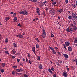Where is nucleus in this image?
Wrapping results in <instances>:
<instances>
[{"label": "nucleus", "mask_w": 77, "mask_h": 77, "mask_svg": "<svg viewBox=\"0 0 77 77\" xmlns=\"http://www.w3.org/2000/svg\"><path fill=\"white\" fill-rule=\"evenodd\" d=\"M52 12V13H53V14L54 15V14H56V11H55V10H53Z\"/></svg>", "instance_id": "obj_20"}, {"label": "nucleus", "mask_w": 77, "mask_h": 77, "mask_svg": "<svg viewBox=\"0 0 77 77\" xmlns=\"http://www.w3.org/2000/svg\"><path fill=\"white\" fill-rule=\"evenodd\" d=\"M12 54H15L16 53V51L14 50H13L11 52Z\"/></svg>", "instance_id": "obj_6"}, {"label": "nucleus", "mask_w": 77, "mask_h": 77, "mask_svg": "<svg viewBox=\"0 0 77 77\" xmlns=\"http://www.w3.org/2000/svg\"><path fill=\"white\" fill-rule=\"evenodd\" d=\"M68 50L69 51H71L72 50V48L71 46L68 47Z\"/></svg>", "instance_id": "obj_10"}, {"label": "nucleus", "mask_w": 77, "mask_h": 77, "mask_svg": "<svg viewBox=\"0 0 77 77\" xmlns=\"http://www.w3.org/2000/svg\"><path fill=\"white\" fill-rule=\"evenodd\" d=\"M63 46H64V48H65V50H67V48H66V46H65V45H64Z\"/></svg>", "instance_id": "obj_41"}, {"label": "nucleus", "mask_w": 77, "mask_h": 77, "mask_svg": "<svg viewBox=\"0 0 77 77\" xmlns=\"http://www.w3.org/2000/svg\"><path fill=\"white\" fill-rule=\"evenodd\" d=\"M65 45L66 46H69V45H70V43L69 42H68V41L66 42H65Z\"/></svg>", "instance_id": "obj_3"}, {"label": "nucleus", "mask_w": 77, "mask_h": 77, "mask_svg": "<svg viewBox=\"0 0 77 77\" xmlns=\"http://www.w3.org/2000/svg\"><path fill=\"white\" fill-rule=\"evenodd\" d=\"M43 15H44V16H45V15H46V14H45V12H43Z\"/></svg>", "instance_id": "obj_64"}, {"label": "nucleus", "mask_w": 77, "mask_h": 77, "mask_svg": "<svg viewBox=\"0 0 77 77\" xmlns=\"http://www.w3.org/2000/svg\"><path fill=\"white\" fill-rule=\"evenodd\" d=\"M37 13L38 14V15H41V13H40L39 12H37Z\"/></svg>", "instance_id": "obj_55"}, {"label": "nucleus", "mask_w": 77, "mask_h": 77, "mask_svg": "<svg viewBox=\"0 0 77 77\" xmlns=\"http://www.w3.org/2000/svg\"><path fill=\"white\" fill-rule=\"evenodd\" d=\"M73 28H70L69 29V32L70 33H71V34H72V31H73Z\"/></svg>", "instance_id": "obj_4"}, {"label": "nucleus", "mask_w": 77, "mask_h": 77, "mask_svg": "<svg viewBox=\"0 0 77 77\" xmlns=\"http://www.w3.org/2000/svg\"><path fill=\"white\" fill-rule=\"evenodd\" d=\"M48 71L49 72H50V73L51 74H53V73H52V71H51V69H48Z\"/></svg>", "instance_id": "obj_21"}, {"label": "nucleus", "mask_w": 77, "mask_h": 77, "mask_svg": "<svg viewBox=\"0 0 77 77\" xmlns=\"http://www.w3.org/2000/svg\"><path fill=\"white\" fill-rule=\"evenodd\" d=\"M16 57V56H12V58H13V59H15Z\"/></svg>", "instance_id": "obj_39"}, {"label": "nucleus", "mask_w": 77, "mask_h": 77, "mask_svg": "<svg viewBox=\"0 0 77 77\" xmlns=\"http://www.w3.org/2000/svg\"><path fill=\"white\" fill-rule=\"evenodd\" d=\"M56 64L58 66H60V65L59 64V63H58V62H56Z\"/></svg>", "instance_id": "obj_48"}, {"label": "nucleus", "mask_w": 77, "mask_h": 77, "mask_svg": "<svg viewBox=\"0 0 77 77\" xmlns=\"http://www.w3.org/2000/svg\"><path fill=\"white\" fill-rule=\"evenodd\" d=\"M24 77H28V76H27V75L26 74H24Z\"/></svg>", "instance_id": "obj_49"}, {"label": "nucleus", "mask_w": 77, "mask_h": 77, "mask_svg": "<svg viewBox=\"0 0 77 77\" xmlns=\"http://www.w3.org/2000/svg\"><path fill=\"white\" fill-rule=\"evenodd\" d=\"M73 7L75 8H77V6L75 5L73 6Z\"/></svg>", "instance_id": "obj_60"}, {"label": "nucleus", "mask_w": 77, "mask_h": 77, "mask_svg": "<svg viewBox=\"0 0 77 77\" xmlns=\"http://www.w3.org/2000/svg\"><path fill=\"white\" fill-rule=\"evenodd\" d=\"M65 3H66L67 4L68 3V0H65Z\"/></svg>", "instance_id": "obj_37"}, {"label": "nucleus", "mask_w": 77, "mask_h": 77, "mask_svg": "<svg viewBox=\"0 0 77 77\" xmlns=\"http://www.w3.org/2000/svg\"><path fill=\"white\" fill-rule=\"evenodd\" d=\"M0 71L1 72H2V73H3V72H5V70H4V69H0Z\"/></svg>", "instance_id": "obj_18"}, {"label": "nucleus", "mask_w": 77, "mask_h": 77, "mask_svg": "<svg viewBox=\"0 0 77 77\" xmlns=\"http://www.w3.org/2000/svg\"><path fill=\"white\" fill-rule=\"evenodd\" d=\"M73 18H75V19H77V15L74 16L73 17Z\"/></svg>", "instance_id": "obj_43"}, {"label": "nucleus", "mask_w": 77, "mask_h": 77, "mask_svg": "<svg viewBox=\"0 0 77 77\" xmlns=\"http://www.w3.org/2000/svg\"><path fill=\"white\" fill-rule=\"evenodd\" d=\"M51 35L52 38H53V37H54V35H53V34L51 33Z\"/></svg>", "instance_id": "obj_51"}, {"label": "nucleus", "mask_w": 77, "mask_h": 77, "mask_svg": "<svg viewBox=\"0 0 77 77\" xmlns=\"http://www.w3.org/2000/svg\"><path fill=\"white\" fill-rule=\"evenodd\" d=\"M17 26H19L20 27H21V25L20 24V23H19L18 25Z\"/></svg>", "instance_id": "obj_33"}, {"label": "nucleus", "mask_w": 77, "mask_h": 77, "mask_svg": "<svg viewBox=\"0 0 77 77\" xmlns=\"http://www.w3.org/2000/svg\"><path fill=\"white\" fill-rule=\"evenodd\" d=\"M36 12H39L40 11V10H39V8L38 7H37L36 8Z\"/></svg>", "instance_id": "obj_14"}, {"label": "nucleus", "mask_w": 77, "mask_h": 77, "mask_svg": "<svg viewBox=\"0 0 77 77\" xmlns=\"http://www.w3.org/2000/svg\"><path fill=\"white\" fill-rule=\"evenodd\" d=\"M51 71H54V68L53 67H51Z\"/></svg>", "instance_id": "obj_31"}, {"label": "nucleus", "mask_w": 77, "mask_h": 77, "mask_svg": "<svg viewBox=\"0 0 77 77\" xmlns=\"http://www.w3.org/2000/svg\"><path fill=\"white\" fill-rule=\"evenodd\" d=\"M38 68L39 69H42V64H40L39 65Z\"/></svg>", "instance_id": "obj_13"}, {"label": "nucleus", "mask_w": 77, "mask_h": 77, "mask_svg": "<svg viewBox=\"0 0 77 77\" xmlns=\"http://www.w3.org/2000/svg\"><path fill=\"white\" fill-rule=\"evenodd\" d=\"M52 52L54 54H56V51L55 50H54L52 51Z\"/></svg>", "instance_id": "obj_17"}, {"label": "nucleus", "mask_w": 77, "mask_h": 77, "mask_svg": "<svg viewBox=\"0 0 77 77\" xmlns=\"http://www.w3.org/2000/svg\"><path fill=\"white\" fill-rule=\"evenodd\" d=\"M10 14L11 15H13V14H14V12H11L10 13Z\"/></svg>", "instance_id": "obj_59"}, {"label": "nucleus", "mask_w": 77, "mask_h": 77, "mask_svg": "<svg viewBox=\"0 0 77 77\" xmlns=\"http://www.w3.org/2000/svg\"><path fill=\"white\" fill-rule=\"evenodd\" d=\"M19 70L20 71H23V68L21 67H20V68Z\"/></svg>", "instance_id": "obj_38"}, {"label": "nucleus", "mask_w": 77, "mask_h": 77, "mask_svg": "<svg viewBox=\"0 0 77 77\" xmlns=\"http://www.w3.org/2000/svg\"><path fill=\"white\" fill-rule=\"evenodd\" d=\"M16 71L17 72H21V71L18 69H16Z\"/></svg>", "instance_id": "obj_25"}, {"label": "nucleus", "mask_w": 77, "mask_h": 77, "mask_svg": "<svg viewBox=\"0 0 77 77\" xmlns=\"http://www.w3.org/2000/svg\"><path fill=\"white\" fill-rule=\"evenodd\" d=\"M12 74L13 75H15V72H14V71H12Z\"/></svg>", "instance_id": "obj_26"}, {"label": "nucleus", "mask_w": 77, "mask_h": 77, "mask_svg": "<svg viewBox=\"0 0 77 77\" xmlns=\"http://www.w3.org/2000/svg\"><path fill=\"white\" fill-rule=\"evenodd\" d=\"M39 5L40 8H41V7L43 6H44V5L42 2H40V4H39Z\"/></svg>", "instance_id": "obj_12"}, {"label": "nucleus", "mask_w": 77, "mask_h": 77, "mask_svg": "<svg viewBox=\"0 0 77 77\" xmlns=\"http://www.w3.org/2000/svg\"><path fill=\"white\" fill-rule=\"evenodd\" d=\"M32 50L33 51H35V48L33 47L32 48Z\"/></svg>", "instance_id": "obj_27"}, {"label": "nucleus", "mask_w": 77, "mask_h": 77, "mask_svg": "<svg viewBox=\"0 0 77 77\" xmlns=\"http://www.w3.org/2000/svg\"><path fill=\"white\" fill-rule=\"evenodd\" d=\"M74 42V43H76L77 44V38H76L75 39Z\"/></svg>", "instance_id": "obj_28"}, {"label": "nucleus", "mask_w": 77, "mask_h": 77, "mask_svg": "<svg viewBox=\"0 0 77 77\" xmlns=\"http://www.w3.org/2000/svg\"><path fill=\"white\" fill-rule=\"evenodd\" d=\"M55 50H58V48L57 47H55Z\"/></svg>", "instance_id": "obj_57"}, {"label": "nucleus", "mask_w": 77, "mask_h": 77, "mask_svg": "<svg viewBox=\"0 0 77 77\" xmlns=\"http://www.w3.org/2000/svg\"><path fill=\"white\" fill-rule=\"evenodd\" d=\"M36 48H38L39 47V44H37L36 45Z\"/></svg>", "instance_id": "obj_24"}, {"label": "nucleus", "mask_w": 77, "mask_h": 77, "mask_svg": "<svg viewBox=\"0 0 77 77\" xmlns=\"http://www.w3.org/2000/svg\"><path fill=\"white\" fill-rule=\"evenodd\" d=\"M72 15L73 17H75V16L76 15L74 13H72Z\"/></svg>", "instance_id": "obj_23"}, {"label": "nucleus", "mask_w": 77, "mask_h": 77, "mask_svg": "<svg viewBox=\"0 0 77 77\" xmlns=\"http://www.w3.org/2000/svg\"><path fill=\"white\" fill-rule=\"evenodd\" d=\"M13 68L15 69V68H17V66H13Z\"/></svg>", "instance_id": "obj_40"}, {"label": "nucleus", "mask_w": 77, "mask_h": 77, "mask_svg": "<svg viewBox=\"0 0 77 77\" xmlns=\"http://www.w3.org/2000/svg\"><path fill=\"white\" fill-rule=\"evenodd\" d=\"M67 32H69V28L68 27L66 29Z\"/></svg>", "instance_id": "obj_34"}, {"label": "nucleus", "mask_w": 77, "mask_h": 77, "mask_svg": "<svg viewBox=\"0 0 77 77\" xmlns=\"http://www.w3.org/2000/svg\"><path fill=\"white\" fill-rule=\"evenodd\" d=\"M20 59H17V62H20Z\"/></svg>", "instance_id": "obj_58"}, {"label": "nucleus", "mask_w": 77, "mask_h": 77, "mask_svg": "<svg viewBox=\"0 0 77 77\" xmlns=\"http://www.w3.org/2000/svg\"><path fill=\"white\" fill-rule=\"evenodd\" d=\"M22 74V73H18V75H21Z\"/></svg>", "instance_id": "obj_63"}, {"label": "nucleus", "mask_w": 77, "mask_h": 77, "mask_svg": "<svg viewBox=\"0 0 77 77\" xmlns=\"http://www.w3.org/2000/svg\"><path fill=\"white\" fill-rule=\"evenodd\" d=\"M26 62H29V60L27 59V58H26Z\"/></svg>", "instance_id": "obj_53"}, {"label": "nucleus", "mask_w": 77, "mask_h": 77, "mask_svg": "<svg viewBox=\"0 0 77 77\" xmlns=\"http://www.w3.org/2000/svg\"><path fill=\"white\" fill-rule=\"evenodd\" d=\"M63 55L64 56V57L65 58V59H68V55L66 54H63Z\"/></svg>", "instance_id": "obj_11"}, {"label": "nucleus", "mask_w": 77, "mask_h": 77, "mask_svg": "<svg viewBox=\"0 0 77 77\" xmlns=\"http://www.w3.org/2000/svg\"><path fill=\"white\" fill-rule=\"evenodd\" d=\"M27 54H28V57H30V56H31V55H30V54L29 53H27Z\"/></svg>", "instance_id": "obj_44"}, {"label": "nucleus", "mask_w": 77, "mask_h": 77, "mask_svg": "<svg viewBox=\"0 0 77 77\" xmlns=\"http://www.w3.org/2000/svg\"><path fill=\"white\" fill-rule=\"evenodd\" d=\"M37 60H40V57L39 56H38V59H37Z\"/></svg>", "instance_id": "obj_42"}, {"label": "nucleus", "mask_w": 77, "mask_h": 77, "mask_svg": "<svg viewBox=\"0 0 77 77\" xmlns=\"http://www.w3.org/2000/svg\"><path fill=\"white\" fill-rule=\"evenodd\" d=\"M56 2H54L52 3V5H56Z\"/></svg>", "instance_id": "obj_50"}, {"label": "nucleus", "mask_w": 77, "mask_h": 77, "mask_svg": "<svg viewBox=\"0 0 77 77\" xmlns=\"http://www.w3.org/2000/svg\"><path fill=\"white\" fill-rule=\"evenodd\" d=\"M9 17H6L5 18V20L6 21H8L9 20Z\"/></svg>", "instance_id": "obj_30"}, {"label": "nucleus", "mask_w": 77, "mask_h": 77, "mask_svg": "<svg viewBox=\"0 0 77 77\" xmlns=\"http://www.w3.org/2000/svg\"><path fill=\"white\" fill-rule=\"evenodd\" d=\"M29 63L30 64H31L32 63V62L30 60H29Z\"/></svg>", "instance_id": "obj_52"}, {"label": "nucleus", "mask_w": 77, "mask_h": 77, "mask_svg": "<svg viewBox=\"0 0 77 77\" xmlns=\"http://www.w3.org/2000/svg\"><path fill=\"white\" fill-rule=\"evenodd\" d=\"M47 3V1H45V2H43V4H44V5H45V3Z\"/></svg>", "instance_id": "obj_47"}, {"label": "nucleus", "mask_w": 77, "mask_h": 77, "mask_svg": "<svg viewBox=\"0 0 77 77\" xmlns=\"http://www.w3.org/2000/svg\"><path fill=\"white\" fill-rule=\"evenodd\" d=\"M19 14H22L24 15H27L29 14L27 11L25 10L19 12Z\"/></svg>", "instance_id": "obj_1"}, {"label": "nucleus", "mask_w": 77, "mask_h": 77, "mask_svg": "<svg viewBox=\"0 0 77 77\" xmlns=\"http://www.w3.org/2000/svg\"><path fill=\"white\" fill-rule=\"evenodd\" d=\"M35 40L38 42H39V39L38 38H36L35 39Z\"/></svg>", "instance_id": "obj_45"}, {"label": "nucleus", "mask_w": 77, "mask_h": 77, "mask_svg": "<svg viewBox=\"0 0 77 77\" xmlns=\"http://www.w3.org/2000/svg\"><path fill=\"white\" fill-rule=\"evenodd\" d=\"M38 1V0H33L32 2H34V3H36Z\"/></svg>", "instance_id": "obj_35"}, {"label": "nucleus", "mask_w": 77, "mask_h": 77, "mask_svg": "<svg viewBox=\"0 0 77 77\" xmlns=\"http://www.w3.org/2000/svg\"><path fill=\"white\" fill-rule=\"evenodd\" d=\"M13 46H14V47H17V44H15V43H14L13 44Z\"/></svg>", "instance_id": "obj_19"}, {"label": "nucleus", "mask_w": 77, "mask_h": 77, "mask_svg": "<svg viewBox=\"0 0 77 77\" xmlns=\"http://www.w3.org/2000/svg\"><path fill=\"white\" fill-rule=\"evenodd\" d=\"M13 20L14 21V22H17V23H18V20H17V18L16 17H14Z\"/></svg>", "instance_id": "obj_7"}, {"label": "nucleus", "mask_w": 77, "mask_h": 77, "mask_svg": "<svg viewBox=\"0 0 77 77\" xmlns=\"http://www.w3.org/2000/svg\"><path fill=\"white\" fill-rule=\"evenodd\" d=\"M75 62H76V65L77 66V59H75Z\"/></svg>", "instance_id": "obj_61"}, {"label": "nucleus", "mask_w": 77, "mask_h": 77, "mask_svg": "<svg viewBox=\"0 0 77 77\" xmlns=\"http://www.w3.org/2000/svg\"><path fill=\"white\" fill-rule=\"evenodd\" d=\"M70 26H71V27H74V25L72 24H71L70 25Z\"/></svg>", "instance_id": "obj_46"}, {"label": "nucleus", "mask_w": 77, "mask_h": 77, "mask_svg": "<svg viewBox=\"0 0 77 77\" xmlns=\"http://www.w3.org/2000/svg\"><path fill=\"white\" fill-rule=\"evenodd\" d=\"M53 77H56V74L53 75Z\"/></svg>", "instance_id": "obj_56"}, {"label": "nucleus", "mask_w": 77, "mask_h": 77, "mask_svg": "<svg viewBox=\"0 0 77 77\" xmlns=\"http://www.w3.org/2000/svg\"><path fill=\"white\" fill-rule=\"evenodd\" d=\"M16 14H17L16 13H14L13 15V17H16Z\"/></svg>", "instance_id": "obj_29"}, {"label": "nucleus", "mask_w": 77, "mask_h": 77, "mask_svg": "<svg viewBox=\"0 0 77 77\" xmlns=\"http://www.w3.org/2000/svg\"><path fill=\"white\" fill-rule=\"evenodd\" d=\"M73 29L75 30V31H76V30H77V27H76V26H75L73 27Z\"/></svg>", "instance_id": "obj_16"}, {"label": "nucleus", "mask_w": 77, "mask_h": 77, "mask_svg": "<svg viewBox=\"0 0 77 77\" xmlns=\"http://www.w3.org/2000/svg\"><path fill=\"white\" fill-rule=\"evenodd\" d=\"M42 30L43 34H42L41 36L42 38H45V36H46V32L44 29H43Z\"/></svg>", "instance_id": "obj_2"}, {"label": "nucleus", "mask_w": 77, "mask_h": 77, "mask_svg": "<svg viewBox=\"0 0 77 77\" xmlns=\"http://www.w3.org/2000/svg\"><path fill=\"white\" fill-rule=\"evenodd\" d=\"M68 19H69V20H71V19H72V16H70L68 17Z\"/></svg>", "instance_id": "obj_22"}, {"label": "nucleus", "mask_w": 77, "mask_h": 77, "mask_svg": "<svg viewBox=\"0 0 77 77\" xmlns=\"http://www.w3.org/2000/svg\"><path fill=\"white\" fill-rule=\"evenodd\" d=\"M63 8L57 10V12H59V13H62V12H63Z\"/></svg>", "instance_id": "obj_5"}, {"label": "nucleus", "mask_w": 77, "mask_h": 77, "mask_svg": "<svg viewBox=\"0 0 77 77\" xmlns=\"http://www.w3.org/2000/svg\"><path fill=\"white\" fill-rule=\"evenodd\" d=\"M76 19L73 18V19H72V21H74V22H75V20H76Z\"/></svg>", "instance_id": "obj_36"}, {"label": "nucleus", "mask_w": 77, "mask_h": 77, "mask_svg": "<svg viewBox=\"0 0 77 77\" xmlns=\"http://www.w3.org/2000/svg\"><path fill=\"white\" fill-rule=\"evenodd\" d=\"M63 75L64 77H67V72H64L63 73Z\"/></svg>", "instance_id": "obj_8"}, {"label": "nucleus", "mask_w": 77, "mask_h": 77, "mask_svg": "<svg viewBox=\"0 0 77 77\" xmlns=\"http://www.w3.org/2000/svg\"><path fill=\"white\" fill-rule=\"evenodd\" d=\"M8 52L7 51H5V53H6V54H7V53Z\"/></svg>", "instance_id": "obj_62"}, {"label": "nucleus", "mask_w": 77, "mask_h": 77, "mask_svg": "<svg viewBox=\"0 0 77 77\" xmlns=\"http://www.w3.org/2000/svg\"><path fill=\"white\" fill-rule=\"evenodd\" d=\"M5 42L6 43H8V38H6L5 41Z\"/></svg>", "instance_id": "obj_32"}, {"label": "nucleus", "mask_w": 77, "mask_h": 77, "mask_svg": "<svg viewBox=\"0 0 77 77\" xmlns=\"http://www.w3.org/2000/svg\"><path fill=\"white\" fill-rule=\"evenodd\" d=\"M17 36L19 38H22L23 36L21 34H18L17 35Z\"/></svg>", "instance_id": "obj_9"}, {"label": "nucleus", "mask_w": 77, "mask_h": 77, "mask_svg": "<svg viewBox=\"0 0 77 77\" xmlns=\"http://www.w3.org/2000/svg\"><path fill=\"white\" fill-rule=\"evenodd\" d=\"M58 54L59 55V56H60L61 54H60V52H58Z\"/></svg>", "instance_id": "obj_54"}, {"label": "nucleus", "mask_w": 77, "mask_h": 77, "mask_svg": "<svg viewBox=\"0 0 77 77\" xmlns=\"http://www.w3.org/2000/svg\"><path fill=\"white\" fill-rule=\"evenodd\" d=\"M6 65V64L5 63H2V67H5Z\"/></svg>", "instance_id": "obj_15"}]
</instances>
